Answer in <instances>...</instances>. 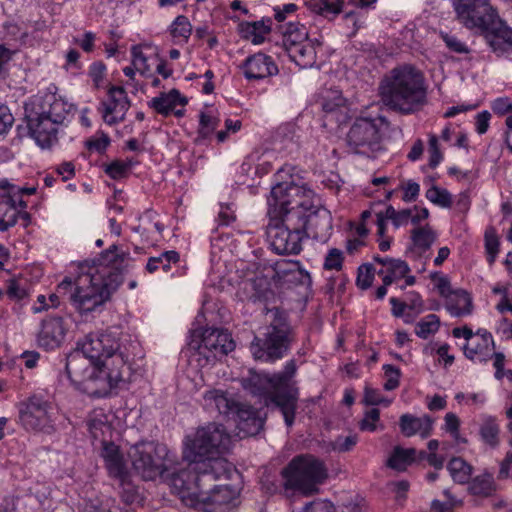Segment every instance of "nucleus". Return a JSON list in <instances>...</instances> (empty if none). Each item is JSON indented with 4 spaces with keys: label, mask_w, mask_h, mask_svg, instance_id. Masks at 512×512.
<instances>
[{
    "label": "nucleus",
    "mask_w": 512,
    "mask_h": 512,
    "mask_svg": "<svg viewBox=\"0 0 512 512\" xmlns=\"http://www.w3.org/2000/svg\"><path fill=\"white\" fill-rule=\"evenodd\" d=\"M310 41L308 38V31L303 24L289 23L283 31V47L288 51L293 46L304 44Z\"/></svg>",
    "instance_id": "nucleus-31"
},
{
    "label": "nucleus",
    "mask_w": 512,
    "mask_h": 512,
    "mask_svg": "<svg viewBox=\"0 0 512 512\" xmlns=\"http://www.w3.org/2000/svg\"><path fill=\"white\" fill-rule=\"evenodd\" d=\"M384 375L386 382L384 383V389L391 391L396 389L400 384L401 371L394 365L385 364L383 366Z\"/></svg>",
    "instance_id": "nucleus-48"
},
{
    "label": "nucleus",
    "mask_w": 512,
    "mask_h": 512,
    "mask_svg": "<svg viewBox=\"0 0 512 512\" xmlns=\"http://www.w3.org/2000/svg\"><path fill=\"white\" fill-rule=\"evenodd\" d=\"M440 37L450 51L458 54H468L470 52L468 46L459 40L455 35L446 32H440Z\"/></svg>",
    "instance_id": "nucleus-49"
},
{
    "label": "nucleus",
    "mask_w": 512,
    "mask_h": 512,
    "mask_svg": "<svg viewBox=\"0 0 512 512\" xmlns=\"http://www.w3.org/2000/svg\"><path fill=\"white\" fill-rule=\"evenodd\" d=\"M419 192H420L419 184L414 181H408L406 186L404 187V195H403L402 199L405 202H413L418 198Z\"/></svg>",
    "instance_id": "nucleus-62"
},
{
    "label": "nucleus",
    "mask_w": 512,
    "mask_h": 512,
    "mask_svg": "<svg viewBox=\"0 0 512 512\" xmlns=\"http://www.w3.org/2000/svg\"><path fill=\"white\" fill-rule=\"evenodd\" d=\"M198 474L190 471L172 473L170 486L182 502L190 507L209 512H225L236 499V491L229 485L218 484L230 479L232 466L226 460H215L200 466Z\"/></svg>",
    "instance_id": "nucleus-2"
},
{
    "label": "nucleus",
    "mask_w": 512,
    "mask_h": 512,
    "mask_svg": "<svg viewBox=\"0 0 512 512\" xmlns=\"http://www.w3.org/2000/svg\"><path fill=\"white\" fill-rule=\"evenodd\" d=\"M389 486L392 491L396 494L395 500L402 504L407 498V492L409 490L410 484L406 480L390 482Z\"/></svg>",
    "instance_id": "nucleus-56"
},
{
    "label": "nucleus",
    "mask_w": 512,
    "mask_h": 512,
    "mask_svg": "<svg viewBox=\"0 0 512 512\" xmlns=\"http://www.w3.org/2000/svg\"><path fill=\"white\" fill-rule=\"evenodd\" d=\"M416 453L414 448L396 446L387 460V466L397 471H405L408 465L416 461Z\"/></svg>",
    "instance_id": "nucleus-32"
},
{
    "label": "nucleus",
    "mask_w": 512,
    "mask_h": 512,
    "mask_svg": "<svg viewBox=\"0 0 512 512\" xmlns=\"http://www.w3.org/2000/svg\"><path fill=\"white\" fill-rule=\"evenodd\" d=\"M188 347L202 356L206 363H212L233 351L235 342L227 331L207 328L203 332L194 331L191 334Z\"/></svg>",
    "instance_id": "nucleus-14"
},
{
    "label": "nucleus",
    "mask_w": 512,
    "mask_h": 512,
    "mask_svg": "<svg viewBox=\"0 0 512 512\" xmlns=\"http://www.w3.org/2000/svg\"><path fill=\"white\" fill-rule=\"evenodd\" d=\"M343 252L337 248H331L325 256L323 268L325 270L340 271L343 267Z\"/></svg>",
    "instance_id": "nucleus-46"
},
{
    "label": "nucleus",
    "mask_w": 512,
    "mask_h": 512,
    "mask_svg": "<svg viewBox=\"0 0 512 512\" xmlns=\"http://www.w3.org/2000/svg\"><path fill=\"white\" fill-rule=\"evenodd\" d=\"M121 488L120 496L124 503L128 505L139 504L142 497L138 488L131 482L130 475L126 476L123 481H119Z\"/></svg>",
    "instance_id": "nucleus-38"
},
{
    "label": "nucleus",
    "mask_w": 512,
    "mask_h": 512,
    "mask_svg": "<svg viewBox=\"0 0 512 512\" xmlns=\"http://www.w3.org/2000/svg\"><path fill=\"white\" fill-rule=\"evenodd\" d=\"M110 103L103 102V119L108 125H114L124 120L130 108V100L122 86H110L108 89Z\"/></svg>",
    "instance_id": "nucleus-17"
},
{
    "label": "nucleus",
    "mask_w": 512,
    "mask_h": 512,
    "mask_svg": "<svg viewBox=\"0 0 512 512\" xmlns=\"http://www.w3.org/2000/svg\"><path fill=\"white\" fill-rule=\"evenodd\" d=\"M432 425L433 420L428 415L416 417L411 414H403L399 421L400 430L406 437L419 433L422 438H427L431 434Z\"/></svg>",
    "instance_id": "nucleus-25"
},
{
    "label": "nucleus",
    "mask_w": 512,
    "mask_h": 512,
    "mask_svg": "<svg viewBox=\"0 0 512 512\" xmlns=\"http://www.w3.org/2000/svg\"><path fill=\"white\" fill-rule=\"evenodd\" d=\"M88 75L92 79L94 87L99 89L106 75V65L102 61L93 62L89 67Z\"/></svg>",
    "instance_id": "nucleus-53"
},
{
    "label": "nucleus",
    "mask_w": 512,
    "mask_h": 512,
    "mask_svg": "<svg viewBox=\"0 0 512 512\" xmlns=\"http://www.w3.org/2000/svg\"><path fill=\"white\" fill-rule=\"evenodd\" d=\"M23 198H11L9 195H0V231H7L17 223L22 210L26 208Z\"/></svg>",
    "instance_id": "nucleus-23"
},
{
    "label": "nucleus",
    "mask_w": 512,
    "mask_h": 512,
    "mask_svg": "<svg viewBox=\"0 0 512 512\" xmlns=\"http://www.w3.org/2000/svg\"><path fill=\"white\" fill-rule=\"evenodd\" d=\"M101 455L104 459V462H106V461L116 458L122 454L120 453L119 447L117 445H115L113 442L103 441V448H102Z\"/></svg>",
    "instance_id": "nucleus-63"
},
{
    "label": "nucleus",
    "mask_w": 512,
    "mask_h": 512,
    "mask_svg": "<svg viewBox=\"0 0 512 512\" xmlns=\"http://www.w3.org/2000/svg\"><path fill=\"white\" fill-rule=\"evenodd\" d=\"M247 80H261L278 74L279 69L272 57L256 53L245 59L241 65Z\"/></svg>",
    "instance_id": "nucleus-19"
},
{
    "label": "nucleus",
    "mask_w": 512,
    "mask_h": 512,
    "mask_svg": "<svg viewBox=\"0 0 512 512\" xmlns=\"http://www.w3.org/2000/svg\"><path fill=\"white\" fill-rule=\"evenodd\" d=\"M132 54V65L135 67L137 71L141 74H146L149 71L147 65V58L142 52L141 48L138 46H133L131 49Z\"/></svg>",
    "instance_id": "nucleus-55"
},
{
    "label": "nucleus",
    "mask_w": 512,
    "mask_h": 512,
    "mask_svg": "<svg viewBox=\"0 0 512 512\" xmlns=\"http://www.w3.org/2000/svg\"><path fill=\"white\" fill-rule=\"evenodd\" d=\"M232 444L231 435L221 424L209 423L199 427L194 434L187 435L184 440L183 457L189 467L181 471L198 474L200 466L215 460H225L220 455L227 452Z\"/></svg>",
    "instance_id": "nucleus-8"
},
{
    "label": "nucleus",
    "mask_w": 512,
    "mask_h": 512,
    "mask_svg": "<svg viewBox=\"0 0 512 512\" xmlns=\"http://www.w3.org/2000/svg\"><path fill=\"white\" fill-rule=\"evenodd\" d=\"M305 4L310 11L327 17L341 12L343 0H307Z\"/></svg>",
    "instance_id": "nucleus-34"
},
{
    "label": "nucleus",
    "mask_w": 512,
    "mask_h": 512,
    "mask_svg": "<svg viewBox=\"0 0 512 512\" xmlns=\"http://www.w3.org/2000/svg\"><path fill=\"white\" fill-rule=\"evenodd\" d=\"M275 275L278 278H282L288 274L302 273L298 261H287L282 260L275 263L274 266Z\"/></svg>",
    "instance_id": "nucleus-52"
},
{
    "label": "nucleus",
    "mask_w": 512,
    "mask_h": 512,
    "mask_svg": "<svg viewBox=\"0 0 512 512\" xmlns=\"http://www.w3.org/2000/svg\"><path fill=\"white\" fill-rule=\"evenodd\" d=\"M375 269L372 264H363L358 268V274L356 279L357 286L366 290L371 287L373 279H374Z\"/></svg>",
    "instance_id": "nucleus-45"
},
{
    "label": "nucleus",
    "mask_w": 512,
    "mask_h": 512,
    "mask_svg": "<svg viewBox=\"0 0 512 512\" xmlns=\"http://www.w3.org/2000/svg\"><path fill=\"white\" fill-rule=\"evenodd\" d=\"M281 184L292 212L299 214L304 222V235L318 241H325L332 229L330 212L319 204H315V194L311 189L294 183L282 182Z\"/></svg>",
    "instance_id": "nucleus-9"
},
{
    "label": "nucleus",
    "mask_w": 512,
    "mask_h": 512,
    "mask_svg": "<svg viewBox=\"0 0 512 512\" xmlns=\"http://www.w3.org/2000/svg\"><path fill=\"white\" fill-rule=\"evenodd\" d=\"M198 134L202 138L210 136L218 127L219 119L212 117L204 112L200 113Z\"/></svg>",
    "instance_id": "nucleus-47"
},
{
    "label": "nucleus",
    "mask_w": 512,
    "mask_h": 512,
    "mask_svg": "<svg viewBox=\"0 0 512 512\" xmlns=\"http://www.w3.org/2000/svg\"><path fill=\"white\" fill-rule=\"evenodd\" d=\"M65 336L62 317H49L41 322V329L37 335L38 345L46 350L60 346Z\"/></svg>",
    "instance_id": "nucleus-21"
},
{
    "label": "nucleus",
    "mask_w": 512,
    "mask_h": 512,
    "mask_svg": "<svg viewBox=\"0 0 512 512\" xmlns=\"http://www.w3.org/2000/svg\"><path fill=\"white\" fill-rule=\"evenodd\" d=\"M281 475L286 490L300 491L304 495L316 492V486L327 477L323 462L312 455L296 456L283 468Z\"/></svg>",
    "instance_id": "nucleus-11"
},
{
    "label": "nucleus",
    "mask_w": 512,
    "mask_h": 512,
    "mask_svg": "<svg viewBox=\"0 0 512 512\" xmlns=\"http://www.w3.org/2000/svg\"><path fill=\"white\" fill-rule=\"evenodd\" d=\"M387 125L383 116L356 118L347 134L348 145L361 154L381 150L382 127Z\"/></svg>",
    "instance_id": "nucleus-15"
},
{
    "label": "nucleus",
    "mask_w": 512,
    "mask_h": 512,
    "mask_svg": "<svg viewBox=\"0 0 512 512\" xmlns=\"http://www.w3.org/2000/svg\"><path fill=\"white\" fill-rule=\"evenodd\" d=\"M492 110L499 115H504L509 111H512V104L507 97H501L494 100L492 104Z\"/></svg>",
    "instance_id": "nucleus-64"
},
{
    "label": "nucleus",
    "mask_w": 512,
    "mask_h": 512,
    "mask_svg": "<svg viewBox=\"0 0 512 512\" xmlns=\"http://www.w3.org/2000/svg\"><path fill=\"white\" fill-rule=\"evenodd\" d=\"M128 256L119 252L118 246H110L101 253L97 267L81 273L74 281L65 277L58 284L57 293L68 294L69 301L80 313L96 310L110 300L123 282L120 267Z\"/></svg>",
    "instance_id": "nucleus-1"
},
{
    "label": "nucleus",
    "mask_w": 512,
    "mask_h": 512,
    "mask_svg": "<svg viewBox=\"0 0 512 512\" xmlns=\"http://www.w3.org/2000/svg\"><path fill=\"white\" fill-rule=\"evenodd\" d=\"M132 465L136 473L144 480H154L168 470L173 462L166 445L153 442H139L129 452Z\"/></svg>",
    "instance_id": "nucleus-12"
},
{
    "label": "nucleus",
    "mask_w": 512,
    "mask_h": 512,
    "mask_svg": "<svg viewBox=\"0 0 512 512\" xmlns=\"http://www.w3.org/2000/svg\"><path fill=\"white\" fill-rule=\"evenodd\" d=\"M315 43L320 46L318 40L306 41L302 45L293 46L287 52L289 58L301 68L312 67L316 62Z\"/></svg>",
    "instance_id": "nucleus-29"
},
{
    "label": "nucleus",
    "mask_w": 512,
    "mask_h": 512,
    "mask_svg": "<svg viewBox=\"0 0 512 512\" xmlns=\"http://www.w3.org/2000/svg\"><path fill=\"white\" fill-rule=\"evenodd\" d=\"M459 418L454 413H447L445 416V429L448 431L456 440L459 439Z\"/></svg>",
    "instance_id": "nucleus-60"
},
{
    "label": "nucleus",
    "mask_w": 512,
    "mask_h": 512,
    "mask_svg": "<svg viewBox=\"0 0 512 512\" xmlns=\"http://www.w3.org/2000/svg\"><path fill=\"white\" fill-rule=\"evenodd\" d=\"M454 9L460 23L483 34L495 53L512 49V28L499 18L489 0H455Z\"/></svg>",
    "instance_id": "nucleus-5"
},
{
    "label": "nucleus",
    "mask_w": 512,
    "mask_h": 512,
    "mask_svg": "<svg viewBox=\"0 0 512 512\" xmlns=\"http://www.w3.org/2000/svg\"><path fill=\"white\" fill-rule=\"evenodd\" d=\"M380 420V410L371 408L368 410L364 418L359 422V428L362 431L374 432L377 429V423Z\"/></svg>",
    "instance_id": "nucleus-50"
},
{
    "label": "nucleus",
    "mask_w": 512,
    "mask_h": 512,
    "mask_svg": "<svg viewBox=\"0 0 512 512\" xmlns=\"http://www.w3.org/2000/svg\"><path fill=\"white\" fill-rule=\"evenodd\" d=\"M19 423L26 431L51 434L55 431L52 405L33 395L19 405Z\"/></svg>",
    "instance_id": "nucleus-16"
},
{
    "label": "nucleus",
    "mask_w": 512,
    "mask_h": 512,
    "mask_svg": "<svg viewBox=\"0 0 512 512\" xmlns=\"http://www.w3.org/2000/svg\"><path fill=\"white\" fill-rule=\"evenodd\" d=\"M303 512H335V508L329 501L316 500L306 504Z\"/></svg>",
    "instance_id": "nucleus-57"
},
{
    "label": "nucleus",
    "mask_w": 512,
    "mask_h": 512,
    "mask_svg": "<svg viewBox=\"0 0 512 512\" xmlns=\"http://www.w3.org/2000/svg\"><path fill=\"white\" fill-rule=\"evenodd\" d=\"M204 400L209 408H215L220 414L233 418L234 414L241 405L232 398H229L223 390L213 389L205 392Z\"/></svg>",
    "instance_id": "nucleus-24"
},
{
    "label": "nucleus",
    "mask_w": 512,
    "mask_h": 512,
    "mask_svg": "<svg viewBox=\"0 0 512 512\" xmlns=\"http://www.w3.org/2000/svg\"><path fill=\"white\" fill-rule=\"evenodd\" d=\"M73 109V104L56 94H47L44 97L42 113L58 124H61Z\"/></svg>",
    "instance_id": "nucleus-26"
},
{
    "label": "nucleus",
    "mask_w": 512,
    "mask_h": 512,
    "mask_svg": "<svg viewBox=\"0 0 512 512\" xmlns=\"http://www.w3.org/2000/svg\"><path fill=\"white\" fill-rule=\"evenodd\" d=\"M57 125L42 112L35 118H29L27 123L29 135L42 148H49L57 142Z\"/></svg>",
    "instance_id": "nucleus-18"
},
{
    "label": "nucleus",
    "mask_w": 512,
    "mask_h": 512,
    "mask_svg": "<svg viewBox=\"0 0 512 512\" xmlns=\"http://www.w3.org/2000/svg\"><path fill=\"white\" fill-rule=\"evenodd\" d=\"M436 240V233L429 224L415 227L411 231V241L420 253L428 251Z\"/></svg>",
    "instance_id": "nucleus-30"
},
{
    "label": "nucleus",
    "mask_w": 512,
    "mask_h": 512,
    "mask_svg": "<svg viewBox=\"0 0 512 512\" xmlns=\"http://www.w3.org/2000/svg\"><path fill=\"white\" fill-rule=\"evenodd\" d=\"M6 293L12 300H22L27 296L26 290L15 280L9 282Z\"/></svg>",
    "instance_id": "nucleus-61"
},
{
    "label": "nucleus",
    "mask_w": 512,
    "mask_h": 512,
    "mask_svg": "<svg viewBox=\"0 0 512 512\" xmlns=\"http://www.w3.org/2000/svg\"><path fill=\"white\" fill-rule=\"evenodd\" d=\"M447 469L452 479L459 484L467 483L472 473V467L460 457L452 458Z\"/></svg>",
    "instance_id": "nucleus-35"
},
{
    "label": "nucleus",
    "mask_w": 512,
    "mask_h": 512,
    "mask_svg": "<svg viewBox=\"0 0 512 512\" xmlns=\"http://www.w3.org/2000/svg\"><path fill=\"white\" fill-rule=\"evenodd\" d=\"M468 490L473 495L490 496L494 491L492 476L483 474L475 477L469 484Z\"/></svg>",
    "instance_id": "nucleus-36"
},
{
    "label": "nucleus",
    "mask_w": 512,
    "mask_h": 512,
    "mask_svg": "<svg viewBox=\"0 0 512 512\" xmlns=\"http://www.w3.org/2000/svg\"><path fill=\"white\" fill-rule=\"evenodd\" d=\"M409 272L410 268L405 261L392 258L387 269L379 270L378 274L383 275L385 285H390L395 280L405 277Z\"/></svg>",
    "instance_id": "nucleus-33"
},
{
    "label": "nucleus",
    "mask_w": 512,
    "mask_h": 512,
    "mask_svg": "<svg viewBox=\"0 0 512 512\" xmlns=\"http://www.w3.org/2000/svg\"><path fill=\"white\" fill-rule=\"evenodd\" d=\"M114 336L110 333H89L77 343V349L66 360V372L69 379L77 384L87 385L92 393L101 395L99 390V360L103 349H112Z\"/></svg>",
    "instance_id": "nucleus-6"
},
{
    "label": "nucleus",
    "mask_w": 512,
    "mask_h": 512,
    "mask_svg": "<svg viewBox=\"0 0 512 512\" xmlns=\"http://www.w3.org/2000/svg\"><path fill=\"white\" fill-rule=\"evenodd\" d=\"M296 371L295 360H290L281 372L273 375L251 373L242 380V387L248 393L264 398L267 405L272 404L281 412L287 427L294 424L298 407L299 389L292 381Z\"/></svg>",
    "instance_id": "nucleus-3"
},
{
    "label": "nucleus",
    "mask_w": 512,
    "mask_h": 512,
    "mask_svg": "<svg viewBox=\"0 0 512 512\" xmlns=\"http://www.w3.org/2000/svg\"><path fill=\"white\" fill-rule=\"evenodd\" d=\"M130 168V164L122 162V161H113L109 165L106 166L105 172L112 179H121L123 178Z\"/></svg>",
    "instance_id": "nucleus-54"
},
{
    "label": "nucleus",
    "mask_w": 512,
    "mask_h": 512,
    "mask_svg": "<svg viewBox=\"0 0 512 512\" xmlns=\"http://www.w3.org/2000/svg\"><path fill=\"white\" fill-rule=\"evenodd\" d=\"M247 285H249L252 291L251 298H254L255 300L267 298V295L271 292L270 282L268 278L263 275H258L249 279Z\"/></svg>",
    "instance_id": "nucleus-41"
},
{
    "label": "nucleus",
    "mask_w": 512,
    "mask_h": 512,
    "mask_svg": "<svg viewBox=\"0 0 512 512\" xmlns=\"http://www.w3.org/2000/svg\"><path fill=\"white\" fill-rule=\"evenodd\" d=\"M445 307L454 317H464L472 314L473 301L470 294L465 290H455L452 295L446 299Z\"/></svg>",
    "instance_id": "nucleus-28"
},
{
    "label": "nucleus",
    "mask_w": 512,
    "mask_h": 512,
    "mask_svg": "<svg viewBox=\"0 0 512 512\" xmlns=\"http://www.w3.org/2000/svg\"><path fill=\"white\" fill-rule=\"evenodd\" d=\"M425 196L430 202L440 207L450 208L452 206V196L446 189L432 186L426 191Z\"/></svg>",
    "instance_id": "nucleus-42"
},
{
    "label": "nucleus",
    "mask_w": 512,
    "mask_h": 512,
    "mask_svg": "<svg viewBox=\"0 0 512 512\" xmlns=\"http://www.w3.org/2000/svg\"><path fill=\"white\" fill-rule=\"evenodd\" d=\"M494 340L490 332L479 329L463 346L464 354L471 360L486 362L493 356Z\"/></svg>",
    "instance_id": "nucleus-20"
},
{
    "label": "nucleus",
    "mask_w": 512,
    "mask_h": 512,
    "mask_svg": "<svg viewBox=\"0 0 512 512\" xmlns=\"http://www.w3.org/2000/svg\"><path fill=\"white\" fill-rule=\"evenodd\" d=\"M285 190L282 184L272 187L267 198L269 223L267 235L271 247L277 254H299L302 250L304 238V222L299 214L292 212L289 201L285 199Z\"/></svg>",
    "instance_id": "nucleus-4"
},
{
    "label": "nucleus",
    "mask_w": 512,
    "mask_h": 512,
    "mask_svg": "<svg viewBox=\"0 0 512 512\" xmlns=\"http://www.w3.org/2000/svg\"><path fill=\"white\" fill-rule=\"evenodd\" d=\"M358 442V436L356 434H350L348 436H338L332 442V449L337 452H348L354 448Z\"/></svg>",
    "instance_id": "nucleus-51"
},
{
    "label": "nucleus",
    "mask_w": 512,
    "mask_h": 512,
    "mask_svg": "<svg viewBox=\"0 0 512 512\" xmlns=\"http://www.w3.org/2000/svg\"><path fill=\"white\" fill-rule=\"evenodd\" d=\"M499 426L492 418H488L480 427V436L482 440L490 445L496 447L499 444Z\"/></svg>",
    "instance_id": "nucleus-39"
},
{
    "label": "nucleus",
    "mask_w": 512,
    "mask_h": 512,
    "mask_svg": "<svg viewBox=\"0 0 512 512\" xmlns=\"http://www.w3.org/2000/svg\"><path fill=\"white\" fill-rule=\"evenodd\" d=\"M382 102L403 114L417 111L426 102V88L422 73L411 67L395 68L380 86Z\"/></svg>",
    "instance_id": "nucleus-7"
},
{
    "label": "nucleus",
    "mask_w": 512,
    "mask_h": 512,
    "mask_svg": "<svg viewBox=\"0 0 512 512\" xmlns=\"http://www.w3.org/2000/svg\"><path fill=\"white\" fill-rule=\"evenodd\" d=\"M14 123V117L8 106L0 104V134L8 131Z\"/></svg>",
    "instance_id": "nucleus-59"
},
{
    "label": "nucleus",
    "mask_w": 512,
    "mask_h": 512,
    "mask_svg": "<svg viewBox=\"0 0 512 512\" xmlns=\"http://www.w3.org/2000/svg\"><path fill=\"white\" fill-rule=\"evenodd\" d=\"M130 353L121 346L114 337L112 349H103L99 360L100 385L103 393L117 387L121 382H127L132 375Z\"/></svg>",
    "instance_id": "nucleus-13"
},
{
    "label": "nucleus",
    "mask_w": 512,
    "mask_h": 512,
    "mask_svg": "<svg viewBox=\"0 0 512 512\" xmlns=\"http://www.w3.org/2000/svg\"><path fill=\"white\" fill-rule=\"evenodd\" d=\"M485 249L487 253V260L490 264L495 261V258L499 252V238L496 234V230L493 227H488L484 234Z\"/></svg>",
    "instance_id": "nucleus-43"
},
{
    "label": "nucleus",
    "mask_w": 512,
    "mask_h": 512,
    "mask_svg": "<svg viewBox=\"0 0 512 512\" xmlns=\"http://www.w3.org/2000/svg\"><path fill=\"white\" fill-rule=\"evenodd\" d=\"M233 419L243 437L257 435L263 429L265 421L258 410L244 404L238 407Z\"/></svg>",
    "instance_id": "nucleus-22"
},
{
    "label": "nucleus",
    "mask_w": 512,
    "mask_h": 512,
    "mask_svg": "<svg viewBox=\"0 0 512 512\" xmlns=\"http://www.w3.org/2000/svg\"><path fill=\"white\" fill-rule=\"evenodd\" d=\"M462 501L459 499H451L450 501L441 502L439 500H433L431 503L432 512H453L454 508L461 506Z\"/></svg>",
    "instance_id": "nucleus-58"
},
{
    "label": "nucleus",
    "mask_w": 512,
    "mask_h": 512,
    "mask_svg": "<svg viewBox=\"0 0 512 512\" xmlns=\"http://www.w3.org/2000/svg\"><path fill=\"white\" fill-rule=\"evenodd\" d=\"M105 466L108 470L109 475L117 479L118 481H123V479H125V477L129 475V472L123 459V455L106 461Z\"/></svg>",
    "instance_id": "nucleus-44"
},
{
    "label": "nucleus",
    "mask_w": 512,
    "mask_h": 512,
    "mask_svg": "<svg viewBox=\"0 0 512 512\" xmlns=\"http://www.w3.org/2000/svg\"><path fill=\"white\" fill-rule=\"evenodd\" d=\"M265 310L271 320L261 336H254L250 351L256 360L274 362L287 354L295 334L285 311L278 307Z\"/></svg>",
    "instance_id": "nucleus-10"
},
{
    "label": "nucleus",
    "mask_w": 512,
    "mask_h": 512,
    "mask_svg": "<svg viewBox=\"0 0 512 512\" xmlns=\"http://www.w3.org/2000/svg\"><path fill=\"white\" fill-rule=\"evenodd\" d=\"M178 104L185 106L187 99L177 89H172L168 93H160L159 96L152 98L148 102L150 108L163 116L172 113Z\"/></svg>",
    "instance_id": "nucleus-27"
},
{
    "label": "nucleus",
    "mask_w": 512,
    "mask_h": 512,
    "mask_svg": "<svg viewBox=\"0 0 512 512\" xmlns=\"http://www.w3.org/2000/svg\"><path fill=\"white\" fill-rule=\"evenodd\" d=\"M440 319L435 314H429L417 323L415 333L422 339H427L430 334L438 331Z\"/></svg>",
    "instance_id": "nucleus-40"
},
{
    "label": "nucleus",
    "mask_w": 512,
    "mask_h": 512,
    "mask_svg": "<svg viewBox=\"0 0 512 512\" xmlns=\"http://www.w3.org/2000/svg\"><path fill=\"white\" fill-rule=\"evenodd\" d=\"M170 33L174 39L187 42L192 33V25L188 18L184 15L177 16L170 27Z\"/></svg>",
    "instance_id": "nucleus-37"
}]
</instances>
